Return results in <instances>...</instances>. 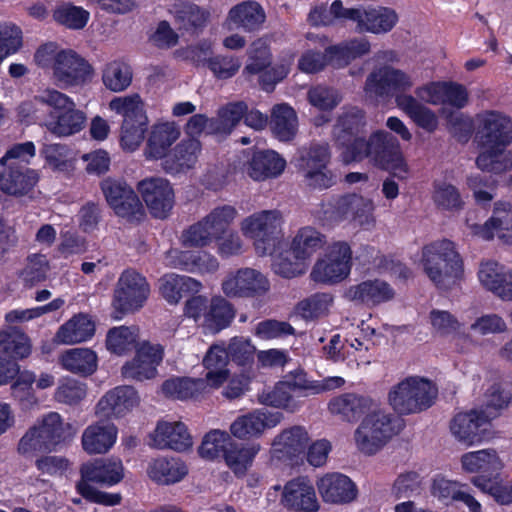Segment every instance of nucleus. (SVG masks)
<instances>
[{"mask_svg":"<svg viewBox=\"0 0 512 512\" xmlns=\"http://www.w3.org/2000/svg\"><path fill=\"white\" fill-rule=\"evenodd\" d=\"M394 294L390 284L374 279L349 286L344 292V297L349 301L374 306L391 300Z\"/></svg>","mask_w":512,"mask_h":512,"instance_id":"nucleus-32","label":"nucleus"},{"mask_svg":"<svg viewBox=\"0 0 512 512\" xmlns=\"http://www.w3.org/2000/svg\"><path fill=\"white\" fill-rule=\"evenodd\" d=\"M172 264L191 273H212L219 267L218 260L205 251H176Z\"/></svg>","mask_w":512,"mask_h":512,"instance_id":"nucleus-42","label":"nucleus"},{"mask_svg":"<svg viewBox=\"0 0 512 512\" xmlns=\"http://www.w3.org/2000/svg\"><path fill=\"white\" fill-rule=\"evenodd\" d=\"M117 433L113 424H91L82 434V447L88 454H105L115 444Z\"/></svg>","mask_w":512,"mask_h":512,"instance_id":"nucleus-38","label":"nucleus"},{"mask_svg":"<svg viewBox=\"0 0 512 512\" xmlns=\"http://www.w3.org/2000/svg\"><path fill=\"white\" fill-rule=\"evenodd\" d=\"M367 121L364 110L351 107L339 115L333 129L334 142L345 164L352 163L355 149L367 139Z\"/></svg>","mask_w":512,"mask_h":512,"instance_id":"nucleus-15","label":"nucleus"},{"mask_svg":"<svg viewBox=\"0 0 512 512\" xmlns=\"http://www.w3.org/2000/svg\"><path fill=\"white\" fill-rule=\"evenodd\" d=\"M150 294V285L142 274L133 269L124 270L113 294V307L121 314L140 310Z\"/></svg>","mask_w":512,"mask_h":512,"instance_id":"nucleus-20","label":"nucleus"},{"mask_svg":"<svg viewBox=\"0 0 512 512\" xmlns=\"http://www.w3.org/2000/svg\"><path fill=\"white\" fill-rule=\"evenodd\" d=\"M90 14L87 10L71 3H63L57 6L53 11V19L60 25L72 29H83L88 21Z\"/></svg>","mask_w":512,"mask_h":512,"instance_id":"nucleus-59","label":"nucleus"},{"mask_svg":"<svg viewBox=\"0 0 512 512\" xmlns=\"http://www.w3.org/2000/svg\"><path fill=\"white\" fill-rule=\"evenodd\" d=\"M100 188L116 216L130 223L143 220L146 215L144 207L134 189L124 180L107 177L101 181Z\"/></svg>","mask_w":512,"mask_h":512,"instance_id":"nucleus-19","label":"nucleus"},{"mask_svg":"<svg viewBox=\"0 0 512 512\" xmlns=\"http://www.w3.org/2000/svg\"><path fill=\"white\" fill-rule=\"evenodd\" d=\"M95 332L96 324L93 318L87 313L80 312L58 328L55 341L66 345L86 342L93 338Z\"/></svg>","mask_w":512,"mask_h":512,"instance_id":"nucleus-33","label":"nucleus"},{"mask_svg":"<svg viewBox=\"0 0 512 512\" xmlns=\"http://www.w3.org/2000/svg\"><path fill=\"white\" fill-rule=\"evenodd\" d=\"M180 130L174 122L157 123L153 125L145 154L149 159H165L169 154L170 147L179 138Z\"/></svg>","mask_w":512,"mask_h":512,"instance_id":"nucleus-37","label":"nucleus"},{"mask_svg":"<svg viewBox=\"0 0 512 512\" xmlns=\"http://www.w3.org/2000/svg\"><path fill=\"white\" fill-rule=\"evenodd\" d=\"M471 482L484 493L489 494L500 505L512 503V484L503 483L500 472L491 478L472 477Z\"/></svg>","mask_w":512,"mask_h":512,"instance_id":"nucleus-56","label":"nucleus"},{"mask_svg":"<svg viewBox=\"0 0 512 512\" xmlns=\"http://www.w3.org/2000/svg\"><path fill=\"white\" fill-rule=\"evenodd\" d=\"M478 278L481 284L504 301H512V273L496 261L480 264Z\"/></svg>","mask_w":512,"mask_h":512,"instance_id":"nucleus-29","label":"nucleus"},{"mask_svg":"<svg viewBox=\"0 0 512 512\" xmlns=\"http://www.w3.org/2000/svg\"><path fill=\"white\" fill-rule=\"evenodd\" d=\"M35 145L31 141L13 145L0 159V190L20 197L30 193L39 181V175L31 169L30 158L35 156Z\"/></svg>","mask_w":512,"mask_h":512,"instance_id":"nucleus-4","label":"nucleus"},{"mask_svg":"<svg viewBox=\"0 0 512 512\" xmlns=\"http://www.w3.org/2000/svg\"><path fill=\"white\" fill-rule=\"evenodd\" d=\"M80 476L77 483L112 487L123 480L124 467L121 460L96 458L81 464Z\"/></svg>","mask_w":512,"mask_h":512,"instance_id":"nucleus-24","label":"nucleus"},{"mask_svg":"<svg viewBox=\"0 0 512 512\" xmlns=\"http://www.w3.org/2000/svg\"><path fill=\"white\" fill-rule=\"evenodd\" d=\"M362 13L363 21L358 23V26L375 34L389 32L398 21L396 12L386 7L369 8Z\"/></svg>","mask_w":512,"mask_h":512,"instance_id":"nucleus-52","label":"nucleus"},{"mask_svg":"<svg viewBox=\"0 0 512 512\" xmlns=\"http://www.w3.org/2000/svg\"><path fill=\"white\" fill-rule=\"evenodd\" d=\"M138 401V393L132 386H117L98 401L96 411L106 418H119L132 410Z\"/></svg>","mask_w":512,"mask_h":512,"instance_id":"nucleus-28","label":"nucleus"},{"mask_svg":"<svg viewBox=\"0 0 512 512\" xmlns=\"http://www.w3.org/2000/svg\"><path fill=\"white\" fill-rule=\"evenodd\" d=\"M102 81L107 89L121 92L131 84V67L123 61L109 62L103 70Z\"/></svg>","mask_w":512,"mask_h":512,"instance_id":"nucleus-55","label":"nucleus"},{"mask_svg":"<svg viewBox=\"0 0 512 512\" xmlns=\"http://www.w3.org/2000/svg\"><path fill=\"white\" fill-rule=\"evenodd\" d=\"M352 268V250L345 241L330 245L325 257L314 264L310 278L315 283L332 285L346 279Z\"/></svg>","mask_w":512,"mask_h":512,"instance_id":"nucleus-18","label":"nucleus"},{"mask_svg":"<svg viewBox=\"0 0 512 512\" xmlns=\"http://www.w3.org/2000/svg\"><path fill=\"white\" fill-rule=\"evenodd\" d=\"M162 392L165 396L179 399H198L206 391V383L202 378L176 377L163 382Z\"/></svg>","mask_w":512,"mask_h":512,"instance_id":"nucleus-47","label":"nucleus"},{"mask_svg":"<svg viewBox=\"0 0 512 512\" xmlns=\"http://www.w3.org/2000/svg\"><path fill=\"white\" fill-rule=\"evenodd\" d=\"M30 338L17 327L10 326L0 331V385H11V395L22 409H29L37 403L33 391L35 375L20 372L19 361L30 356Z\"/></svg>","mask_w":512,"mask_h":512,"instance_id":"nucleus-1","label":"nucleus"},{"mask_svg":"<svg viewBox=\"0 0 512 512\" xmlns=\"http://www.w3.org/2000/svg\"><path fill=\"white\" fill-rule=\"evenodd\" d=\"M309 436L301 426H293L278 435L273 445L276 450L292 459L303 454L308 447Z\"/></svg>","mask_w":512,"mask_h":512,"instance_id":"nucleus-50","label":"nucleus"},{"mask_svg":"<svg viewBox=\"0 0 512 512\" xmlns=\"http://www.w3.org/2000/svg\"><path fill=\"white\" fill-rule=\"evenodd\" d=\"M266 14L263 7L256 1H244L232 7L227 20L233 28L245 32L259 31L265 22Z\"/></svg>","mask_w":512,"mask_h":512,"instance_id":"nucleus-39","label":"nucleus"},{"mask_svg":"<svg viewBox=\"0 0 512 512\" xmlns=\"http://www.w3.org/2000/svg\"><path fill=\"white\" fill-rule=\"evenodd\" d=\"M174 18L179 30L198 34L206 26L209 12L193 3H181L174 7Z\"/></svg>","mask_w":512,"mask_h":512,"instance_id":"nucleus-48","label":"nucleus"},{"mask_svg":"<svg viewBox=\"0 0 512 512\" xmlns=\"http://www.w3.org/2000/svg\"><path fill=\"white\" fill-rule=\"evenodd\" d=\"M273 259V271L283 278L291 279L305 272L306 263L294 258L291 247L284 241V245L275 254Z\"/></svg>","mask_w":512,"mask_h":512,"instance_id":"nucleus-54","label":"nucleus"},{"mask_svg":"<svg viewBox=\"0 0 512 512\" xmlns=\"http://www.w3.org/2000/svg\"><path fill=\"white\" fill-rule=\"evenodd\" d=\"M231 442L232 439L227 432L217 429L211 430L204 436L198 448V453L202 458L207 460L224 458Z\"/></svg>","mask_w":512,"mask_h":512,"instance_id":"nucleus-58","label":"nucleus"},{"mask_svg":"<svg viewBox=\"0 0 512 512\" xmlns=\"http://www.w3.org/2000/svg\"><path fill=\"white\" fill-rule=\"evenodd\" d=\"M465 471L477 473L475 477L491 478L502 469V463L493 449H484L465 453L461 457Z\"/></svg>","mask_w":512,"mask_h":512,"instance_id":"nucleus-40","label":"nucleus"},{"mask_svg":"<svg viewBox=\"0 0 512 512\" xmlns=\"http://www.w3.org/2000/svg\"><path fill=\"white\" fill-rule=\"evenodd\" d=\"M333 297L329 293H315L298 302L296 311L305 320H315L327 314Z\"/></svg>","mask_w":512,"mask_h":512,"instance_id":"nucleus-62","label":"nucleus"},{"mask_svg":"<svg viewBox=\"0 0 512 512\" xmlns=\"http://www.w3.org/2000/svg\"><path fill=\"white\" fill-rule=\"evenodd\" d=\"M188 473L186 464L179 458H157L149 466V477L158 484L169 485L181 481Z\"/></svg>","mask_w":512,"mask_h":512,"instance_id":"nucleus-43","label":"nucleus"},{"mask_svg":"<svg viewBox=\"0 0 512 512\" xmlns=\"http://www.w3.org/2000/svg\"><path fill=\"white\" fill-rule=\"evenodd\" d=\"M235 314L233 304L222 296L196 295L188 298L184 305V315L213 334L229 327Z\"/></svg>","mask_w":512,"mask_h":512,"instance_id":"nucleus-10","label":"nucleus"},{"mask_svg":"<svg viewBox=\"0 0 512 512\" xmlns=\"http://www.w3.org/2000/svg\"><path fill=\"white\" fill-rule=\"evenodd\" d=\"M137 190L150 215L164 220L175 205V193L169 180L162 177H146L138 182Z\"/></svg>","mask_w":512,"mask_h":512,"instance_id":"nucleus-21","label":"nucleus"},{"mask_svg":"<svg viewBox=\"0 0 512 512\" xmlns=\"http://www.w3.org/2000/svg\"><path fill=\"white\" fill-rule=\"evenodd\" d=\"M325 243L326 238L323 234L313 227L306 226L298 230L289 246L294 258L306 263Z\"/></svg>","mask_w":512,"mask_h":512,"instance_id":"nucleus-44","label":"nucleus"},{"mask_svg":"<svg viewBox=\"0 0 512 512\" xmlns=\"http://www.w3.org/2000/svg\"><path fill=\"white\" fill-rule=\"evenodd\" d=\"M318 492L325 503L349 504L358 496L357 485L345 474L327 473L317 481Z\"/></svg>","mask_w":512,"mask_h":512,"instance_id":"nucleus-25","label":"nucleus"},{"mask_svg":"<svg viewBox=\"0 0 512 512\" xmlns=\"http://www.w3.org/2000/svg\"><path fill=\"white\" fill-rule=\"evenodd\" d=\"M437 397V388L425 378H407L389 392V403L400 415L418 413L430 408Z\"/></svg>","mask_w":512,"mask_h":512,"instance_id":"nucleus-13","label":"nucleus"},{"mask_svg":"<svg viewBox=\"0 0 512 512\" xmlns=\"http://www.w3.org/2000/svg\"><path fill=\"white\" fill-rule=\"evenodd\" d=\"M424 272L437 288H448L464 274V263L456 245L449 239L426 244L422 248Z\"/></svg>","mask_w":512,"mask_h":512,"instance_id":"nucleus-5","label":"nucleus"},{"mask_svg":"<svg viewBox=\"0 0 512 512\" xmlns=\"http://www.w3.org/2000/svg\"><path fill=\"white\" fill-rule=\"evenodd\" d=\"M282 214L278 210H263L246 218L243 231L254 239L257 255H273L284 245Z\"/></svg>","mask_w":512,"mask_h":512,"instance_id":"nucleus-12","label":"nucleus"},{"mask_svg":"<svg viewBox=\"0 0 512 512\" xmlns=\"http://www.w3.org/2000/svg\"><path fill=\"white\" fill-rule=\"evenodd\" d=\"M369 51L370 43L365 39H352L326 47L330 65L334 67H345Z\"/></svg>","mask_w":512,"mask_h":512,"instance_id":"nucleus-45","label":"nucleus"},{"mask_svg":"<svg viewBox=\"0 0 512 512\" xmlns=\"http://www.w3.org/2000/svg\"><path fill=\"white\" fill-rule=\"evenodd\" d=\"M491 428V419L484 410L460 412L450 422L453 436L467 446L489 440L492 436Z\"/></svg>","mask_w":512,"mask_h":512,"instance_id":"nucleus-22","label":"nucleus"},{"mask_svg":"<svg viewBox=\"0 0 512 512\" xmlns=\"http://www.w3.org/2000/svg\"><path fill=\"white\" fill-rule=\"evenodd\" d=\"M269 126L275 138L282 142L291 141L298 130L295 110L286 103L275 105L271 111Z\"/></svg>","mask_w":512,"mask_h":512,"instance_id":"nucleus-41","label":"nucleus"},{"mask_svg":"<svg viewBox=\"0 0 512 512\" xmlns=\"http://www.w3.org/2000/svg\"><path fill=\"white\" fill-rule=\"evenodd\" d=\"M432 199L443 210L454 211L463 208L464 202L457 187L450 183L435 181Z\"/></svg>","mask_w":512,"mask_h":512,"instance_id":"nucleus-63","label":"nucleus"},{"mask_svg":"<svg viewBox=\"0 0 512 512\" xmlns=\"http://www.w3.org/2000/svg\"><path fill=\"white\" fill-rule=\"evenodd\" d=\"M272 64V54L270 47L258 39L251 44L248 50V63L245 65L242 74L246 79L270 68Z\"/></svg>","mask_w":512,"mask_h":512,"instance_id":"nucleus-60","label":"nucleus"},{"mask_svg":"<svg viewBox=\"0 0 512 512\" xmlns=\"http://www.w3.org/2000/svg\"><path fill=\"white\" fill-rule=\"evenodd\" d=\"M281 501L293 511L316 512L319 509L314 486L307 477L290 480L284 487Z\"/></svg>","mask_w":512,"mask_h":512,"instance_id":"nucleus-26","label":"nucleus"},{"mask_svg":"<svg viewBox=\"0 0 512 512\" xmlns=\"http://www.w3.org/2000/svg\"><path fill=\"white\" fill-rule=\"evenodd\" d=\"M283 415L280 412L271 413L256 410L239 416L230 426L232 435L238 439L248 440L259 437L266 428L275 427Z\"/></svg>","mask_w":512,"mask_h":512,"instance_id":"nucleus-27","label":"nucleus"},{"mask_svg":"<svg viewBox=\"0 0 512 512\" xmlns=\"http://www.w3.org/2000/svg\"><path fill=\"white\" fill-rule=\"evenodd\" d=\"M331 150L327 143L312 142L299 150L297 167L303 182L311 190H325L337 183L336 174L329 168Z\"/></svg>","mask_w":512,"mask_h":512,"instance_id":"nucleus-11","label":"nucleus"},{"mask_svg":"<svg viewBox=\"0 0 512 512\" xmlns=\"http://www.w3.org/2000/svg\"><path fill=\"white\" fill-rule=\"evenodd\" d=\"M372 404L373 401L368 396L344 393L330 400L328 409L332 414L340 415L345 421L356 422L370 412Z\"/></svg>","mask_w":512,"mask_h":512,"instance_id":"nucleus-36","label":"nucleus"},{"mask_svg":"<svg viewBox=\"0 0 512 512\" xmlns=\"http://www.w3.org/2000/svg\"><path fill=\"white\" fill-rule=\"evenodd\" d=\"M286 160L274 150H253L248 161L247 174L255 181H265L280 176Z\"/></svg>","mask_w":512,"mask_h":512,"instance_id":"nucleus-30","label":"nucleus"},{"mask_svg":"<svg viewBox=\"0 0 512 512\" xmlns=\"http://www.w3.org/2000/svg\"><path fill=\"white\" fill-rule=\"evenodd\" d=\"M41 99L51 109L48 112V129L58 136H70L80 132L86 123V115L76 109L74 101L66 94L55 90H46Z\"/></svg>","mask_w":512,"mask_h":512,"instance_id":"nucleus-14","label":"nucleus"},{"mask_svg":"<svg viewBox=\"0 0 512 512\" xmlns=\"http://www.w3.org/2000/svg\"><path fill=\"white\" fill-rule=\"evenodd\" d=\"M405 426L404 420L394 414L382 411L368 413L355 430L354 439L360 452L365 455H375Z\"/></svg>","mask_w":512,"mask_h":512,"instance_id":"nucleus-7","label":"nucleus"},{"mask_svg":"<svg viewBox=\"0 0 512 512\" xmlns=\"http://www.w3.org/2000/svg\"><path fill=\"white\" fill-rule=\"evenodd\" d=\"M259 450V444H252L246 447L232 441L223 459L236 476H244L249 467H251Z\"/></svg>","mask_w":512,"mask_h":512,"instance_id":"nucleus-53","label":"nucleus"},{"mask_svg":"<svg viewBox=\"0 0 512 512\" xmlns=\"http://www.w3.org/2000/svg\"><path fill=\"white\" fill-rule=\"evenodd\" d=\"M475 140L485 149L476 158V166L482 172L501 174L512 170V152L505 151L512 142V121L508 116L492 110L480 115Z\"/></svg>","mask_w":512,"mask_h":512,"instance_id":"nucleus-2","label":"nucleus"},{"mask_svg":"<svg viewBox=\"0 0 512 512\" xmlns=\"http://www.w3.org/2000/svg\"><path fill=\"white\" fill-rule=\"evenodd\" d=\"M247 104L243 101L230 102L221 107L217 118H211L212 134H230L247 112Z\"/></svg>","mask_w":512,"mask_h":512,"instance_id":"nucleus-51","label":"nucleus"},{"mask_svg":"<svg viewBox=\"0 0 512 512\" xmlns=\"http://www.w3.org/2000/svg\"><path fill=\"white\" fill-rule=\"evenodd\" d=\"M72 435V425L64 422L59 413L49 412L22 436L18 451L24 455L36 451L50 452L65 444Z\"/></svg>","mask_w":512,"mask_h":512,"instance_id":"nucleus-8","label":"nucleus"},{"mask_svg":"<svg viewBox=\"0 0 512 512\" xmlns=\"http://www.w3.org/2000/svg\"><path fill=\"white\" fill-rule=\"evenodd\" d=\"M259 401L266 406L283 408L290 412L295 411L297 407L288 384L283 381L277 382L272 389H264L259 394Z\"/></svg>","mask_w":512,"mask_h":512,"instance_id":"nucleus-61","label":"nucleus"},{"mask_svg":"<svg viewBox=\"0 0 512 512\" xmlns=\"http://www.w3.org/2000/svg\"><path fill=\"white\" fill-rule=\"evenodd\" d=\"M467 185L473 191L477 204L486 206L493 199L492 191L495 190L497 181L492 175L478 173L467 177Z\"/></svg>","mask_w":512,"mask_h":512,"instance_id":"nucleus-64","label":"nucleus"},{"mask_svg":"<svg viewBox=\"0 0 512 512\" xmlns=\"http://www.w3.org/2000/svg\"><path fill=\"white\" fill-rule=\"evenodd\" d=\"M236 213V209L230 205L214 208L206 217L183 232V244L189 247H204L213 239H220L229 231Z\"/></svg>","mask_w":512,"mask_h":512,"instance_id":"nucleus-16","label":"nucleus"},{"mask_svg":"<svg viewBox=\"0 0 512 512\" xmlns=\"http://www.w3.org/2000/svg\"><path fill=\"white\" fill-rule=\"evenodd\" d=\"M155 446L184 452L192 447V437L187 426L182 422H159L153 438Z\"/></svg>","mask_w":512,"mask_h":512,"instance_id":"nucleus-34","label":"nucleus"},{"mask_svg":"<svg viewBox=\"0 0 512 512\" xmlns=\"http://www.w3.org/2000/svg\"><path fill=\"white\" fill-rule=\"evenodd\" d=\"M412 87L410 77L403 71L384 67L371 72L365 81V91L377 97L394 96L397 106L402 109L420 128L433 133L438 127L436 114L421 104L412 95L404 92Z\"/></svg>","mask_w":512,"mask_h":512,"instance_id":"nucleus-3","label":"nucleus"},{"mask_svg":"<svg viewBox=\"0 0 512 512\" xmlns=\"http://www.w3.org/2000/svg\"><path fill=\"white\" fill-rule=\"evenodd\" d=\"M270 289L268 278L253 268H241L226 277L222 291L228 298H254Z\"/></svg>","mask_w":512,"mask_h":512,"instance_id":"nucleus-23","label":"nucleus"},{"mask_svg":"<svg viewBox=\"0 0 512 512\" xmlns=\"http://www.w3.org/2000/svg\"><path fill=\"white\" fill-rule=\"evenodd\" d=\"M53 81L64 90L82 88L92 81L94 68L76 51L61 49L53 66Z\"/></svg>","mask_w":512,"mask_h":512,"instance_id":"nucleus-17","label":"nucleus"},{"mask_svg":"<svg viewBox=\"0 0 512 512\" xmlns=\"http://www.w3.org/2000/svg\"><path fill=\"white\" fill-rule=\"evenodd\" d=\"M368 160L374 167L405 179L408 166L398 139L390 132L377 130L370 134L359 150L353 153V162Z\"/></svg>","mask_w":512,"mask_h":512,"instance_id":"nucleus-6","label":"nucleus"},{"mask_svg":"<svg viewBox=\"0 0 512 512\" xmlns=\"http://www.w3.org/2000/svg\"><path fill=\"white\" fill-rule=\"evenodd\" d=\"M162 392L165 396L179 399H198L206 391V383L202 378L176 377L163 382Z\"/></svg>","mask_w":512,"mask_h":512,"instance_id":"nucleus-46","label":"nucleus"},{"mask_svg":"<svg viewBox=\"0 0 512 512\" xmlns=\"http://www.w3.org/2000/svg\"><path fill=\"white\" fill-rule=\"evenodd\" d=\"M201 151V142L197 138L184 139L179 142L162 161L163 170L176 175L194 167Z\"/></svg>","mask_w":512,"mask_h":512,"instance_id":"nucleus-31","label":"nucleus"},{"mask_svg":"<svg viewBox=\"0 0 512 512\" xmlns=\"http://www.w3.org/2000/svg\"><path fill=\"white\" fill-rule=\"evenodd\" d=\"M136 330L127 326L111 328L106 336V348L116 355H125L136 347Z\"/></svg>","mask_w":512,"mask_h":512,"instance_id":"nucleus-57","label":"nucleus"},{"mask_svg":"<svg viewBox=\"0 0 512 512\" xmlns=\"http://www.w3.org/2000/svg\"><path fill=\"white\" fill-rule=\"evenodd\" d=\"M109 107L122 117L120 143L123 149L135 151L148 130V117L140 95L114 97Z\"/></svg>","mask_w":512,"mask_h":512,"instance_id":"nucleus-9","label":"nucleus"},{"mask_svg":"<svg viewBox=\"0 0 512 512\" xmlns=\"http://www.w3.org/2000/svg\"><path fill=\"white\" fill-rule=\"evenodd\" d=\"M202 288L201 282L189 277L177 274H166L159 280V292L161 296L172 305L179 303L183 297L199 295Z\"/></svg>","mask_w":512,"mask_h":512,"instance_id":"nucleus-35","label":"nucleus"},{"mask_svg":"<svg viewBox=\"0 0 512 512\" xmlns=\"http://www.w3.org/2000/svg\"><path fill=\"white\" fill-rule=\"evenodd\" d=\"M97 354L89 348H73L60 357L62 367L82 376L92 375L97 369Z\"/></svg>","mask_w":512,"mask_h":512,"instance_id":"nucleus-49","label":"nucleus"}]
</instances>
